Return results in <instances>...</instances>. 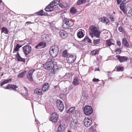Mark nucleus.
Segmentation results:
<instances>
[{"label": "nucleus", "mask_w": 132, "mask_h": 132, "mask_svg": "<svg viewBox=\"0 0 132 132\" xmlns=\"http://www.w3.org/2000/svg\"><path fill=\"white\" fill-rule=\"evenodd\" d=\"M54 59L50 58L47 60V62L43 65L45 69L49 70L48 73L50 76H53L55 73V69L57 68V63L54 62Z\"/></svg>", "instance_id": "nucleus-1"}, {"label": "nucleus", "mask_w": 132, "mask_h": 132, "mask_svg": "<svg viewBox=\"0 0 132 132\" xmlns=\"http://www.w3.org/2000/svg\"><path fill=\"white\" fill-rule=\"evenodd\" d=\"M90 35L93 37V36L99 38L101 32L97 29V27L94 26H92L89 28V30Z\"/></svg>", "instance_id": "nucleus-2"}, {"label": "nucleus", "mask_w": 132, "mask_h": 132, "mask_svg": "<svg viewBox=\"0 0 132 132\" xmlns=\"http://www.w3.org/2000/svg\"><path fill=\"white\" fill-rule=\"evenodd\" d=\"M59 51L58 47L57 45L53 46L50 50V54L52 57H55L58 54Z\"/></svg>", "instance_id": "nucleus-3"}, {"label": "nucleus", "mask_w": 132, "mask_h": 132, "mask_svg": "<svg viewBox=\"0 0 132 132\" xmlns=\"http://www.w3.org/2000/svg\"><path fill=\"white\" fill-rule=\"evenodd\" d=\"M73 24L74 23L72 21L67 18H65L63 21L62 27L63 28H65L68 27H72Z\"/></svg>", "instance_id": "nucleus-4"}, {"label": "nucleus", "mask_w": 132, "mask_h": 132, "mask_svg": "<svg viewBox=\"0 0 132 132\" xmlns=\"http://www.w3.org/2000/svg\"><path fill=\"white\" fill-rule=\"evenodd\" d=\"M84 114L87 115L91 114L93 112L92 107L89 106H86L84 108Z\"/></svg>", "instance_id": "nucleus-5"}, {"label": "nucleus", "mask_w": 132, "mask_h": 132, "mask_svg": "<svg viewBox=\"0 0 132 132\" xmlns=\"http://www.w3.org/2000/svg\"><path fill=\"white\" fill-rule=\"evenodd\" d=\"M23 52L26 55H28L31 52V47L29 45H26L22 47Z\"/></svg>", "instance_id": "nucleus-6"}, {"label": "nucleus", "mask_w": 132, "mask_h": 132, "mask_svg": "<svg viewBox=\"0 0 132 132\" xmlns=\"http://www.w3.org/2000/svg\"><path fill=\"white\" fill-rule=\"evenodd\" d=\"M76 59V56L75 55L70 54L67 58V60L68 62L70 63H72L74 62Z\"/></svg>", "instance_id": "nucleus-7"}, {"label": "nucleus", "mask_w": 132, "mask_h": 132, "mask_svg": "<svg viewBox=\"0 0 132 132\" xmlns=\"http://www.w3.org/2000/svg\"><path fill=\"white\" fill-rule=\"evenodd\" d=\"M56 105L57 108L60 110L62 111L64 109V106L63 102L60 100H57L56 102Z\"/></svg>", "instance_id": "nucleus-8"}, {"label": "nucleus", "mask_w": 132, "mask_h": 132, "mask_svg": "<svg viewBox=\"0 0 132 132\" xmlns=\"http://www.w3.org/2000/svg\"><path fill=\"white\" fill-rule=\"evenodd\" d=\"M84 125L86 127H89L92 123V121L90 119H88V118H85L84 121Z\"/></svg>", "instance_id": "nucleus-9"}, {"label": "nucleus", "mask_w": 132, "mask_h": 132, "mask_svg": "<svg viewBox=\"0 0 132 132\" xmlns=\"http://www.w3.org/2000/svg\"><path fill=\"white\" fill-rule=\"evenodd\" d=\"M120 62H123L128 60V58L126 56H121L120 55H116L115 56Z\"/></svg>", "instance_id": "nucleus-10"}, {"label": "nucleus", "mask_w": 132, "mask_h": 132, "mask_svg": "<svg viewBox=\"0 0 132 132\" xmlns=\"http://www.w3.org/2000/svg\"><path fill=\"white\" fill-rule=\"evenodd\" d=\"M57 119L58 116L56 113H54L51 114L50 120L53 123H54L57 121Z\"/></svg>", "instance_id": "nucleus-11"}, {"label": "nucleus", "mask_w": 132, "mask_h": 132, "mask_svg": "<svg viewBox=\"0 0 132 132\" xmlns=\"http://www.w3.org/2000/svg\"><path fill=\"white\" fill-rule=\"evenodd\" d=\"M34 71L35 70L32 69L29 70L27 74V78L30 81H32L33 80L32 75Z\"/></svg>", "instance_id": "nucleus-12"}, {"label": "nucleus", "mask_w": 132, "mask_h": 132, "mask_svg": "<svg viewBox=\"0 0 132 132\" xmlns=\"http://www.w3.org/2000/svg\"><path fill=\"white\" fill-rule=\"evenodd\" d=\"M59 34L63 39H65L68 35V34L64 30H61L59 32Z\"/></svg>", "instance_id": "nucleus-13"}, {"label": "nucleus", "mask_w": 132, "mask_h": 132, "mask_svg": "<svg viewBox=\"0 0 132 132\" xmlns=\"http://www.w3.org/2000/svg\"><path fill=\"white\" fill-rule=\"evenodd\" d=\"M46 45L45 42H41L35 46V48L38 49H40L44 48L46 46Z\"/></svg>", "instance_id": "nucleus-14"}, {"label": "nucleus", "mask_w": 132, "mask_h": 132, "mask_svg": "<svg viewBox=\"0 0 132 132\" xmlns=\"http://www.w3.org/2000/svg\"><path fill=\"white\" fill-rule=\"evenodd\" d=\"M53 2H51L50 4L48 5L45 8V10L47 12H50L52 11L53 10V8L54 6L53 5Z\"/></svg>", "instance_id": "nucleus-15"}, {"label": "nucleus", "mask_w": 132, "mask_h": 132, "mask_svg": "<svg viewBox=\"0 0 132 132\" xmlns=\"http://www.w3.org/2000/svg\"><path fill=\"white\" fill-rule=\"evenodd\" d=\"M99 20L102 23L106 24L110 23V21L106 17L103 16L99 19Z\"/></svg>", "instance_id": "nucleus-16"}, {"label": "nucleus", "mask_w": 132, "mask_h": 132, "mask_svg": "<svg viewBox=\"0 0 132 132\" xmlns=\"http://www.w3.org/2000/svg\"><path fill=\"white\" fill-rule=\"evenodd\" d=\"M114 45V41L112 39H109L106 41L105 46L106 47H110L112 45Z\"/></svg>", "instance_id": "nucleus-17"}, {"label": "nucleus", "mask_w": 132, "mask_h": 132, "mask_svg": "<svg viewBox=\"0 0 132 132\" xmlns=\"http://www.w3.org/2000/svg\"><path fill=\"white\" fill-rule=\"evenodd\" d=\"M18 87V86L16 85L13 84L9 85L5 88L6 89H12L14 90L15 89Z\"/></svg>", "instance_id": "nucleus-18"}, {"label": "nucleus", "mask_w": 132, "mask_h": 132, "mask_svg": "<svg viewBox=\"0 0 132 132\" xmlns=\"http://www.w3.org/2000/svg\"><path fill=\"white\" fill-rule=\"evenodd\" d=\"M41 39L44 41H48L49 37L48 35L44 34L42 36Z\"/></svg>", "instance_id": "nucleus-19"}, {"label": "nucleus", "mask_w": 132, "mask_h": 132, "mask_svg": "<svg viewBox=\"0 0 132 132\" xmlns=\"http://www.w3.org/2000/svg\"><path fill=\"white\" fill-rule=\"evenodd\" d=\"M49 85L47 83H46L44 84L42 88V90L43 91H45L49 88Z\"/></svg>", "instance_id": "nucleus-20"}, {"label": "nucleus", "mask_w": 132, "mask_h": 132, "mask_svg": "<svg viewBox=\"0 0 132 132\" xmlns=\"http://www.w3.org/2000/svg\"><path fill=\"white\" fill-rule=\"evenodd\" d=\"M72 83L75 86L78 85L79 84V80L78 78L75 77L73 79Z\"/></svg>", "instance_id": "nucleus-21"}, {"label": "nucleus", "mask_w": 132, "mask_h": 132, "mask_svg": "<svg viewBox=\"0 0 132 132\" xmlns=\"http://www.w3.org/2000/svg\"><path fill=\"white\" fill-rule=\"evenodd\" d=\"M131 9L130 7L128 6L126 7L125 9L124 10V11H123L124 13H126L128 12V13H130L131 12Z\"/></svg>", "instance_id": "nucleus-22"}, {"label": "nucleus", "mask_w": 132, "mask_h": 132, "mask_svg": "<svg viewBox=\"0 0 132 132\" xmlns=\"http://www.w3.org/2000/svg\"><path fill=\"white\" fill-rule=\"evenodd\" d=\"M122 45L126 46L127 47H129V44L126 38L123 39L122 40Z\"/></svg>", "instance_id": "nucleus-23"}, {"label": "nucleus", "mask_w": 132, "mask_h": 132, "mask_svg": "<svg viewBox=\"0 0 132 132\" xmlns=\"http://www.w3.org/2000/svg\"><path fill=\"white\" fill-rule=\"evenodd\" d=\"M34 93L39 95H41L42 94V90L41 89L37 88L34 90Z\"/></svg>", "instance_id": "nucleus-24"}, {"label": "nucleus", "mask_w": 132, "mask_h": 132, "mask_svg": "<svg viewBox=\"0 0 132 132\" xmlns=\"http://www.w3.org/2000/svg\"><path fill=\"white\" fill-rule=\"evenodd\" d=\"M64 125L63 123L60 124L58 128V130L60 132L63 131L64 129Z\"/></svg>", "instance_id": "nucleus-25"}, {"label": "nucleus", "mask_w": 132, "mask_h": 132, "mask_svg": "<svg viewBox=\"0 0 132 132\" xmlns=\"http://www.w3.org/2000/svg\"><path fill=\"white\" fill-rule=\"evenodd\" d=\"M88 2V0H78L77 3V5H79Z\"/></svg>", "instance_id": "nucleus-26"}, {"label": "nucleus", "mask_w": 132, "mask_h": 132, "mask_svg": "<svg viewBox=\"0 0 132 132\" xmlns=\"http://www.w3.org/2000/svg\"><path fill=\"white\" fill-rule=\"evenodd\" d=\"M12 80V79H11L5 80L1 82L0 85L1 86H2L5 84L7 83L10 82H11Z\"/></svg>", "instance_id": "nucleus-27"}, {"label": "nucleus", "mask_w": 132, "mask_h": 132, "mask_svg": "<svg viewBox=\"0 0 132 132\" xmlns=\"http://www.w3.org/2000/svg\"><path fill=\"white\" fill-rule=\"evenodd\" d=\"M16 57L18 61L23 62L24 63L25 62L24 59L22 58L21 57L18 53L17 54Z\"/></svg>", "instance_id": "nucleus-28"}, {"label": "nucleus", "mask_w": 132, "mask_h": 132, "mask_svg": "<svg viewBox=\"0 0 132 132\" xmlns=\"http://www.w3.org/2000/svg\"><path fill=\"white\" fill-rule=\"evenodd\" d=\"M126 3H121L120 5V9L123 12L124 11V10L125 9L126 6L125 4Z\"/></svg>", "instance_id": "nucleus-29"}, {"label": "nucleus", "mask_w": 132, "mask_h": 132, "mask_svg": "<svg viewBox=\"0 0 132 132\" xmlns=\"http://www.w3.org/2000/svg\"><path fill=\"white\" fill-rule=\"evenodd\" d=\"M77 37L79 38H81L84 37V34L83 31H78L77 34Z\"/></svg>", "instance_id": "nucleus-30"}, {"label": "nucleus", "mask_w": 132, "mask_h": 132, "mask_svg": "<svg viewBox=\"0 0 132 132\" xmlns=\"http://www.w3.org/2000/svg\"><path fill=\"white\" fill-rule=\"evenodd\" d=\"M74 115L76 118H78L80 116L81 113L79 111H75V113Z\"/></svg>", "instance_id": "nucleus-31"}, {"label": "nucleus", "mask_w": 132, "mask_h": 132, "mask_svg": "<svg viewBox=\"0 0 132 132\" xmlns=\"http://www.w3.org/2000/svg\"><path fill=\"white\" fill-rule=\"evenodd\" d=\"M70 54L68 52L67 50H65L63 52L62 55L63 57H67V58Z\"/></svg>", "instance_id": "nucleus-32"}, {"label": "nucleus", "mask_w": 132, "mask_h": 132, "mask_svg": "<svg viewBox=\"0 0 132 132\" xmlns=\"http://www.w3.org/2000/svg\"><path fill=\"white\" fill-rule=\"evenodd\" d=\"M26 71H25L20 73L18 75V78H20L23 77L24 75L26 74Z\"/></svg>", "instance_id": "nucleus-33"}, {"label": "nucleus", "mask_w": 132, "mask_h": 132, "mask_svg": "<svg viewBox=\"0 0 132 132\" xmlns=\"http://www.w3.org/2000/svg\"><path fill=\"white\" fill-rule=\"evenodd\" d=\"M77 123L78 121L77 120H76L75 119L73 120L71 123V126L73 128H74L75 126H76Z\"/></svg>", "instance_id": "nucleus-34"}, {"label": "nucleus", "mask_w": 132, "mask_h": 132, "mask_svg": "<svg viewBox=\"0 0 132 132\" xmlns=\"http://www.w3.org/2000/svg\"><path fill=\"white\" fill-rule=\"evenodd\" d=\"M2 32H4L5 34H7L9 32V31L7 28H6L3 27L2 29Z\"/></svg>", "instance_id": "nucleus-35"}, {"label": "nucleus", "mask_w": 132, "mask_h": 132, "mask_svg": "<svg viewBox=\"0 0 132 132\" xmlns=\"http://www.w3.org/2000/svg\"><path fill=\"white\" fill-rule=\"evenodd\" d=\"M118 4H119L121 2L127 3L128 2L129 0H116Z\"/></svg>", "instance_id": "nucleus-36"}, {"label": "nucleus", "mask_w": 132, "mask_h": 132, "mask_svg": "<svg viewBox=\"0 0 132 132\" xmlns=\"http://www.w3.org/2000/svg\"><path fill=\"white\" fill-rule=\"evenodd\" d=\"M23 88L24 89V92L23 94V95L25 96H27L28 95V91L27 88L24 86Z\"/></svg>", "instance_id": "nucleus-37"}, {"label": "nucleus", "mask_w": 132, "mask_h": 132, "mask_svg": "<svg viewBox=\"0 0 132 132\" xmlns=\"http://www.w3.org/2000/svg\"><path fill=\"white\" fill-rule=\"evenodd\" d=\"M116 68L117 69V71H123L124 69L123 67H121L119 66H117Z\"/></svg>", "instance_id": "nucleus-38"}, {"label": "nucleus", "mask_w": 132, "mask_h": 132, "mask_svg": "<svg viewBox=\"0 0 132 132\" xmlns=\"http://www.w3.org/2000/svg\"><path fill=\"white\" fill-rule=\"evenodd\" d=\"M75 108L73 107L70 108L67 111V113L70 114L72 113L74 111Z\"/></svg>", "instance_id": "nucleus-39"}, {"label": "nucleus", "mask_w": 132, "mask_h": 132, "mask_svg": "<svg viewBox=\"0 0 132 132\" xmlns=\"http://www.w3.org/2000/svg\"><path fill=\"white\" fill-rule=\"evenodd\" d=\"M60 1V0H54L52 2H53L52 4H53L54 6H56L59 3Z\"/></svg>", "instance_id": "nucleus-40"}, {"label": "nucleus", "mask_w": 132, "mask_h": 132, "mask_svg": "<svg viewBox=\"0 0 132 132\" xmlns=\"http://www.w3.org/2000/svg\"><path fill=\"white\" fill-rule=\"evenodd\" d=\"M70 12L73 14L76 13V10L75 8L74 7L72 8L70 10Z\"/></svg>", "instance_id": "nucleus-41"}, {"label": "nucleus", "mask_w": 132, "mask_h": 132, "mask_svg": "<svg viewBox=\"0 0 132 132\" xmlns=\"http://www.w3.org/2000/svg\"><path fill=\"white\" fill-rule=\"evenodd\" d=\"M83 42L87 41L89 43L91 42V40L88 37H86L85 38L82 40Z\"/></svg>", "instance_id": "nucleus-42"}, {"label": "nucleus", "mask_w": 132, "mask_h": 132, "mask_svg": "<svg viewBox=\"0 0 132 132\" xmlns=\"http://www.w3.org/2000/svg\"><path fill=\"white\" fill-rule=\"evenodd\" d=\"M99 51L98 50H95L91 51V53L93 55H95L98 53Z\"/></svg>", "instance_id": "nucleus-43"}, {"label": "nucleus", "mask_w": 132, "mask_h": 132, "mask_svg": "<svg viewBox=\"0 0 132 132\" xmlns=\"http://www.w3.org/2000/svg\"><path fill=\"white\" fill-rule=\"evenodd\" d=\"M21 46H20L19 44H17L14 49L15 51H18L19 48L21 47Z\"/></svg>", "instance_id": "nucleus-44"}, {"label": "nucleus", "mask_w": 132, "mask_h": 132, "mask_svg": "<svg viewBox=\"0 0 132 132\" xmlns=\"http://www.w3.org/2000/svg\"><path fill=\"white\" fill-rule=\"evenodd\" d=\"M100 41V40L99 39H95L94 40V44H97L99 43Z\"/></svg>", "instance_id": "nucleus-45"}, {"label": "nucleus", "mask_w": 132, "mask_h": 132, "mask_svg": "<svg viewBox=\"0 0 132 132\" xmlns=\"http://www.w3.org/2000/svg\"><path fill=\"white\" fill-rule=\"evenodd\" d=\"M43 10H40V11L37 12V14L39 15H43Z\"/></svg>", "instance_id": "nucleus-46"}, {"label": "nucleus", "mask_w": 132, "mask_h": 132, "mask_svg": "<svg viewBox=\"0 0 132 132\" xmlns=\"http://www.w3.org/2000/svg\"><path fill=\"white\" fill-rule=\"evenodd\" d=\"M118 30L120 32H121L122 33H123L124 32V30L123 29V28L121 27H119L118 28Z\"/></svg>", "instance_id": "nucleus-47"}, {"label": "nucleus", "mask_w": 132, "mask_h": 132, "mask_svg": "<svg viewBox=\"0 0 132 132\" xmlns=\"http://www.w3.org/2000/svg\"><path fill=\"white\" fill-rule=\"evenodd\" d=\"M117 43L119 46H120L121 45V42L119 40H117Z\"/></svg>", "instance_id": "nucleus-48"}, {"label": "nucleus", "mask_w": 132, "mask_h": 132, "mask_svg": "<svg viewBox=\"0 0 132 132\" xmlns=\"http://www.w3.org/2000/svg\"><path fill=\"white\" fill-rule=\"evenodd\" d=\"M100 81L98 79L94 78L93 79V81L94 82H98Z\"/></svg>", "instance_id": "nucleus-49"}, {"label": "nucleus", "mask_w": 132, "mask_h": 132, "mask_svg": "<svg viewBox=\"0 0 132 132\" xmlns=\"http://www.w3.org/2000/svg\"><path fill=\"white\" fill-rule=\"evenodd\" d=\"M111 21H113L114 20V18L113 16H111L110 17Z\"/></svg>", "instance_id": "nucleus-50"}, {"label": "nucleus", "mask_w": 132, "mask_h": 132, "mask_svg": "<svg viewBox=\"0 0 132 132\" xmlns=\"http://www.w3.org/2000/svg\"><path fill=\"white\" fill-rule=\"evenodd\" d=\"M26 24H30L31 23L30 22L28 21L26 22Z\"/></svg>", "instance_id": "nucleus-51"}, {"label": "nucleus", "mask_w": 132, "mask_h": 132, "mask_svg": "<svg viewBox=\"0 0 132 132\" xmlns=\"http://www.w3.org/2000/svg\"><path fill=\"white\" fill-rule=\"evenodd\" d=\"M99 70V69L98 68H96L95 69V71H97Z\"/></svg>", "instance_id": "nucleus-52"}, {"label": "nucleus", "mask_w": 132, "mask_h": 132, "mask_svg": "<svg viewBox=\"0 0 132 132\" xmlns=\"http://www.w3.org/2000/svg\"><path fill=\"white\" fill-rule=\"evenodd\" d=\"M35 121L36 122V123H37L38 124V120H36V119H35Z\"/></svg>", "instance_id": "nucleus-53"}, {"label": "nucleus", "mask_w": 132, "mask_h": 132, "mask_svg": "<svg viewBox=\"0 0 132 132\" xmlns=\"http://www.w3.org/2000/svg\"><path fill=\"white\" fill-rule=\"evenodd\" d=\"M119 13H121V14L122 13V12L121 11H119Z\"/></svg>", "instance_id": "nucleus-54"}, {"label": "nucleus", "mask_w": 132, "mask_h": 132, "mask_svg": "<svg viewBox=\"0 0 132 132\" xmlns=\"http://www.w3.org/2000/svg\"><path fill=\"white\" fill-rule=\"evenodd\" d=\"M67 132H71V131H70V130H68Z\"/></svg>", "instance_id": "nucleus-55"}, {"label": "nucleus", "mask_w": 132, "mask_h": 132, "mask_svg": "<svg viewBox=\"0 0 132 132\" xmlns=\"http://www.w3.org/2000/svg\"><path fill=\"white\" fill-rule=\"evenodd\" d=\"M2 1L1 0H0V4L1 3V2H2Z\"/></svg>", "instance_id": "nucleus-56"}, {"label": "nucleus", "mask_w": 132, "mask_h": 132, "mask_svg": "<svg viewBox=\"0 0 132 132\" xmlns=\"http://www.w3.org/2000/svg\"><path fill=\"white\" fill-rule=\"evenodd\" d=\"M3 74H2V76H3Z\"/></svg>", "instance_id": "nucleus-57"}, {"label": "nucleus", "mask_w": 132, "mask_h": 132, "mask_svg": "<svg viewBox=\"0 0 132 132\" xmlns=\"http://www.w3.org/2000/svg\"><path fill=\"white\" fill-rule=\"evenodd\" d=\"M131 78L132 79V77H131Z\"/></svg>", "instance_id": "nucleus-58"}]
</instances>
